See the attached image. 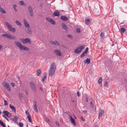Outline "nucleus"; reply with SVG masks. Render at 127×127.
<instances>
[{
	"label": "nucleus",
	"mask_w": 127,
	"mask_h": 127,
	"mask_svg": "<svg viewBox=\"0 0 127 127\" xmlns=\"http://www.w3.org/2000/svg\"><path fill=\"white\" fill-rule=\"evenodd\" d=\"M102 78L101 77H100L98 79V84L101 87L102 86Z\"/></svg>",
	"instance_id": "nucleus-20"
},
{
	"label": "nucleus",
	"mask_w": 127,
	"mask_h": 127,
	"mask_svg": "<svg viewBox=\"0 0 127 127\" xmlns=\"http://www.w3.org/2000/svg\"><path fill=\"white\" fill-rule=\"evenodd\" d=\"M3 86L6 88V89L9 91H10L11 90L10 86L9 84L6 82H4L3 83Z\"/></svg>",
	"instance_id": "nucleus-6"
},
{
	"label": "nucleus",
	"mask_w": 127,
	"mask_h": 127,
	"mask_svg": "<svg viewBox=\"0 0 127 127\" xmlns=\"http://www.w3.org/2000/svg\"><path fill=\"white\" fill-rule=\"evenodd\" d=\"M86 24L87 25H89L90 24V23L88 22H87V21H85Z\"/></svg>",
	"instance_id": "nucleus-52"
},
{
	"label": "nucleus",
	"mask_w": 127,
	"mask_h": 127,
	"mask_svg": "<svg viewBox=\"0 0 127 127\" xmlns=\"http://www.w3.org/2000/svg\"><path fill=\"white\" fill-rule=\"evenodd\" d=\"M56 69V66L55 63H52L50 66V69L49 71V74L51 76H53L55 71Z\"/></svg>",
	"instance_id": "nucleus-1"
},
{
	"label": "nucleus",
	"mask_w": 127,
	"mask_h": 127,
	"mask_svg": "<svg viewBox=\"0 0 127 127\" xmlns=\"http://www.w3.org/2000/svg\"><path fill=\"white\" fill-rule=\"evenodd\" d=\"M62 28L65 30H67L68 29L67 27L64 23L62 24Z\"/></svg>",
	"instance_id": "nucleus-18"
},
{
	"label": "nucleus",
	"mask_w": 127,
	"mask_h": 127,
	"mask_svg": "<svg viewBox=\"0 0 127 127\" xmlns=\"http://www.w3.org/2000/svg\"><path fill=\"white\" fill-rule=\"evenodd\" d=\"M46 76H44V77H43V78L42 79V81H43V82L44 81V79L46 78Z\"/></svg>",
	"instance_id": "nucleus-50"
},
{
	"label": "nucleus",
	"mask_w": 127,
	"mask_h": 127,
	"mask_svg": "<svg viewBox=\"0 0 127 127\" xmlns=\"http://www.w3.org/2000/svg\"><path fill=\"white\" fill-rule=\"evenodd\" d=\"M49 121L50 120L48 119H47L45 120V121L47 123H49Z\"/></svg>",
	"instance_id": "nucleus-53"
},
{
	"label": "nucleus",
	"mask_w": 127,
	"mask_h": 127,
	"mask_svg": "<svg viewBox=\"0 0 127 127\" xmlns=\"http://www.w3.org/2000/svg\"><path fill=\"white\" fill-rule=\"evenodd\" d=\"M34 110L36 112H38V111L37 108V105L36 104V102L35 101L34 104Z\"/></svg>",
	"instance_id": "nucleus-19"
},
{
	"label": "nucleus",
	"mask_w": 127,
	"mask_h": 127,
	"mask_svg": "<svg viewBox=\"0 0 127 127\" xmlns=\"http://www.w3.org/2000/svg\"><path fill=\"white\" fill-rule=\"evenodd\" d=\"M83 112L85 114L87 112V111L86 110L83 111Z\"/></svg>",
	"instance_id": "nucleus-54"
},
{
	"label": "nucleus",
	"mask_w": 127,
	"mask_h": 127,
	"mask_svg": "<svg viewBox=\"0 0 127 127\" xmlns=\"http://www.w3.org/2000/svg\"><path fill=\"white\" fill-rule=\"evenodd\" d=\"M100 37L102 38L104 36V33L103 32H102L100 35Z\"/></svg>",
	"instance_id": "nucleus-36"
},
{
	"label": "nucleus",
	"mask_w": 127,
	"mask_h": 127,
	"mask_svg": "<svg viewBox=\"0 0 127 127\" xmlns=\"http://www.w3.org/2000/svg\"><path fill=\"white\" fill-rule=\"evenodd\" d=\"M108 82L106 81H105L104 83V86L105 87H107L108 86Z\"/></svg>",
	"instance_id": "nucleus-28"
},
{
	"label": "nucleus",
	"mask_w": 127,
	"mask_h": 127,
	"mask_svg": "<svg viewBox=\"0 0 127 127\" xmlns=\"http://www.w3.org/2000/svg\"><path fill=\"white\" fill-rule=\"evenodd\" d=\"M61 18L62 20L64 21H67L68 19L67 18L64 16H63L61 17Z\"/></svg>",
	"instance_id": "nucleus-22"
},
{
	"label": "nucleus",
	"mask_w": 127,
	"mask_h": 127,
	"mask_svg": "<svg viewBox=\"0 0 127 127\" xmlns=\"http://www.w3.org/2000/svg\"><path fill=\"white\" fill-rule=\"evenodd\" d=\"M88 50V47H87L85 50L84 52L85 54H86L87 53V51Z\"/></svg>",
	"instance_id": "nucleus-39"
},
{
	"label": "nucleus",
	"mask_w": 127,
	"mask_h": 127,
	"mask_svg": "<svg viewBox=\"0 0 127 127\" xmlns=\"http://www.w3.org/2000/svg\"><path fill=\"white\" fill-rule=\"evenodd\" d=\"M26 93L27 94H28V92H26Z\"/></svg>",
	"instance_id": "nucleus-61"
},
{
	"label": "nucleus",
	"mask_w": 127,
	"mask_h": 127,
	"mask_svg": "<svg viewBox=\"0 0 127 127\" xmlns=\"http://www.w3.org/2000/svg\"><path fill=\"white\" fill-rule=\"evenodd\" d=\"M7 35H8V34H2L1 35L2 36H3V37H7Z\"/></svg>",
	"instance_id": "nucleus-37"
},
{
	"label": "nucleus",
	"mask_w": 127,
	"mask_h": 127,
	"mask_svg": "<svg viewBox=\"0 0 127 127\" xmlns=\"http://www.w3.org/2000/svg\"><path fill=\"white\" fill-rule=\"evenodd\" d=\"M9 112L7 111H4L3 112V113H4L5 115L6 116L7 115L8 113Z\"/></svg>",
	"instance_id": "nucleus-33"
},
{
	"label": "nucleus",
	"mask_w": 127,
	"mask_h": 127,
	"mask_svg": "<svg viewBox=\"0 0 127 127\" xmlns=\"http://www.w3.org/2000/svg\"><path fill=\"white\" fill-rule=\"evenodd\" d=\"M85 54L84 52H83V53L81 55L80 57H84L85 55H84V54Z\"/></svg>",
	"instance_id": "nucleus-41"
},
{
	"label": "nucleus",
	"mask_w": 127,
	"mask_h": 127,
	"mask_svg": "<svg viewBox=\"0 0 127 127\" xmlns=\"http://www.w3.org/2000/svg\"><path fill=\"white\" fill-rule=\"evenodd\" d=\"M101 117V116H99V115L98 117V119H99Z\"/></svg>",
	"instance_id": "nucleus-58"
},
{
	"label": "nucleus",
	"mask_w": 127,
	"mask_h": 127,
	"mask_svg": "<svg viewBox=\"0 0 127 127\" xmlns=\"http://www.w3.org/2000/svg\"><path fill=\"white\" fill-rule=\"evenodd\" d=\"M11 115V113L9 112L7 114V116L8 117H9Z\"/></svg>",
	"instance_id": "nucleus-45"
},
{
	"label": "nucleus",
	"mask_w": 127,
	"mask_h": 127,
	"mask_svg": "<svg viewBox=\"0 0 127 127\" xmlns=\"http://www.w3.org/2000/svg\"><path fill=\"white\" fill-rule=\"evenodd\" d=\"M87 21V22H89L90 23V19L89 18H87L85 20V21Z\"/></svg>",
	"instance_id": "nucleus-43"
},
{
	"label": "nucleus",
	"mask_w": 127,
	"mask_h": 127,
	"mask_svg": "<svg viewBox=\"0 0 127 127\" xmlns=\"http://www.w3.org/2000/svg\"><path fill=\"white\" fill-rule=\"evenodd\" d=\"M77 94L78 96H79L80 95V92L79 91H78L77 92Z\"/></svg>",
	"instance_id": "nucleus-46"
},
{
	"label": "nucleus",
	"mask_w": 127,
	"mask_h": 127,
	"mask_svg": "<svg viewBox=\"0 0 127 127\" xmlns=\"http://www.w3.org/2000/svg\"><path fill=\"white\" fill-rule=\"evenodd\" d=\"M81 120L83 121H85V120H84V118H83V117L82 116H81Z\"/></svg>",
	"instance_id": "nucleus-49"
},
{
	"label": "nucleus",
	"mask_w": 127,
	"mask_h": 127,
	"mask_svg": "<svg viewBox=\"0 0 127 127\" xmlns=\"http://www.w3.org/2000/svg\"><path fill=\"white\" fill-rule=\"evenodd\" d=\"M69 117L71 121L72 122L73 124L74 125H76L75 121L74 118H72L70 115H69Z\"/></svg>",
	"instance_id": "nucleus-16"
},
{
	"label": "nucleus",
	"mask_w": 127,
	"mask_h": 127,
	"mask_svg": "<svg viewBox=\"0 0 127 127\" xmlns=\"http://www.w3.org/2000/svg\"><path fill=\"white\" fill-rule=\"evenodd\" d=\"M90 106L94 110H95L96 109V106L93 102H90Z\"/></svg>",
	"instance_id": "nucleus-15"
},
{
	"label": "nucleus",
	"mask_w": 127,
	"mask_h": 127,
	"mask_svg": "<svg viewBox=\"0 0 127 127\" xmlns=\"http://www.w3.org/2000/svg\"><path fill=\"white\" fill-rule=\"evenodd\" d=\"M104 111L101 110H100L99 111V116H102V115L104 114Z\"/></svg>",
	"instance_id": "nucleus-21"
},
{
	"label": "nucleus",
	"mask_w": 127,
	"mask_h": 127,
	"mask_svg": "<svg viewBox=\"0 0 127 127\" xmlns=\"http://www.w3.org/2000/svg\"><path fill=\"white\" fill-rule=\"evenodd\" d=\"M41 73V70L40 69H39L37 70L36 72V75H39Z\"/></svg>",
	"instance_id": "nucleus-27"
},
{
	"label": "nucleus",
	"mask_w": 127,
	"mask_h": 127,
	"mask_svg": "<svg viewBox=\"0 0 127 127\" xmlns=\"http://www.w3.org/2000/svg\"><path fill=\"white\" fill-rule=\"evenodd\" d=\"M54 51L55 53L57 55L59 56L62 55L61 51L59 50L56 49L54 50Z\"/></svg>",
	"instance_id": "nucleus-9"
},
{
	"label": "nucleus",
	"mask_w": 127,
	"mask_h": 127,
	"mask_svg": "<svg viewBox=\"0 0 127 127\" xmlns=\"http://www.w3.org/2000/svg\"><path fill=\"white\" fill-rule=\"evenodd\" d=\"M40 90L41 91H42L43 90V89L41 87H40Z\"/></svg>",
	"instance_id": "nucleus-57"
},
{
	"label": "nucleus",
	"mask_w": 127,
	"mask_h": 127,
	"mask_svg": "<svg viewBox=\"0 0 127 127\" xmlns=\"http://www.w3.org/2000/svg\"><path fill=\"white\" fill-rule=\"evenodd\" d=\"M24 23L25 25V27L26 28H29L30 27V26L28 23L27 21L25 19L23 20Z\"/></svg>",
	"instance_id": "nucleus-11"
},
{
	"label": "nucleus",
	"mask_w": 127,
	"mask_h": 127,
	"mask_svg": "<svg viewBox=\"0 0 127 127\" xmlns=\"http://www.w3.org/2000/svg\"><path fill=\"white\" fill-rule=\"evenodd\" d=\"M35 127H38L37 126H36Z\"/></svg>",
	"instance_id": "nucleus-64"
},
{
	"label": "nucleus",
	"mask_w": 127,
	"mask_h": 127,
	"mask_svg": "<svg viewBox=\"0 0 127 127\" xmlns=\"http://www.w3.org/2000/svg\"><path fill=\"white\" fill-rule=\"evenodd\" d=\"M3 48V47L2 45H0V50Z\"/></svg>",
	"instance_id": "nucleus-55"
},
{
	"label": "nucleus",
	"mask_w": 127,
	"mask_h": 127,
	"mask_svg": "<svg viewBox=\"0 0 127 127\" xmlns=\"http://www.w3.org/2000/svg\"><path fill=\"white\" fill-rule=\"evenodd\" d=\"M17 116H15L14 118H11V119L12 121L16 122L17 121Z\"/></svg>",
	"instance_id": "nucleus-29"
},
{
	"label": "nucleus",
	"mask_w": 127,
	"mask_h": 127,
	"mask_svg": "<svg viewBox=\"0 0 127 127\" xmlns=\"http://www.w3.org/2000/svg\"><path fill=\"white\" fill-rule=\"evenodd\" d=\"M6 25L10 31L13 32H15L16 31L15 28L12 27L11 25L9 23L7 22H6Z\"/></svg>",
	"instance_id": "nucleus-3"
},
{
	"label": "nucleus",
	"mask_w": 127,
	"mask_h": 127,
	"mask_svg": "<svg viewBox=\"0 0 127 127\" xmlns=\"http://www.w3.org/2000/svg\"><path fill=\"white\" fill-rule=\"evenodd\" d=\"M30 87L31 89L33 91H35L36 90V86L33 82L30 83Z\"/></svg>",
	"instance_id": "nucleus-8"
},
{
	"label": "nucleus",
	"mask_w": 127,
	"mask_h": 127,
	"mask_svg": "<svg viewBox=\"0 0 127 127\" xmlns=\"http://www.w3.org/2000/svg\"><path fill=\"white\" fill-rule=\"evenodd\" d=\"M3 116L4 117V118L6 119L8 121H9V120L7 118V117L5 116L4 115H3Z\"/></svg>",
	"instance_id": "nucleus-44"
},
{
	"label": "nucleus",
	"mask_w": 127,
	"mask_h": 127,
	"mask_svg": "<svg viewBox=\"0 0 127 127\" xmlns=\"http://www.w3.org/2000/svg\"><path fill=\"white\" fill-rule=\"evenodd\" d=\"M27 32L29 34H31V30L30 29H29V28H28L27 30Z\"/></svg>",
	"instance_id": "nucleus-34"
},
{
	"label": "nucleus",
	"mask_w": 127,
	"mask_h": 127,
	"mask_svg": "<svg viewBox=\"0 0 127 127\" xmlns=\"http://www.w3.org/2000/svg\"><path fill=\"white\" fill-rule=\"evenodd\" d=\"M83 61L85 64H89L90 63V59L87 58L86 59L84 60Z\"/></svg>",
	"instance_id": "nucleus-13"
},
{
	"label": "nucleus",
	"mask_w": 127,
	"mask_h": 127,
	"mask_svg": "<svg viewBox=\"0 0 127 127\" xmlns=\"http://www.w3.org/2000/svg\"><path fill=\"white\" fill-rule=\"evenodd\" d=\"M84 47L83 46H79L76 49H75L74 52L76 53H78L81 51L83 49Z\"/></svg>",
	"instance_id": "nucleus-4"
},
{
	"label": "nucleus",
	"mask_w": 127,
	"mask_h": 127,
	"mask_svg": "<svg viewBox=\"0 0 127 127\" xmlns=\"http://www.w3.org/2000/svg\"><path fill=\"white\" fill-rule=\"evenodd\" d=\"M19 4L20 5H24L25 6L26 5V4H24L23 1H20L19 2Z\"/></svg>",
	"instance_id": "nucleus-26"
},
{
	"label": "nucleus",
	"mask_w": 127,
	"mask_h": 127,
	"mask_svg": "<svg viewBox=\"0 0 127 127\" xmlns=\"http://www.w3.org/2000/svg\"><path fill=\"white\" fill-rule=\"evenodd\" d=\"M46 19L48 21L50 22L52 24L54 25L55 24V22L53 19L49 18H46Z\"/></svg>",
	"instance_id": "nucleus-12"
},
{
	"label": "nucleus",
	"mask_w": 127,
	"mask_h": 127,
	"mask_svg": "<svg viewBox=\"0 0 127 127\" xmlns=\"http://www.w3.org/2000/svg\"><path fill=\"white\" fill-rule=\"evenodd\" d=\"M67 36L68 37H70V38H71V37H72V35H71L69 34H68L67 35Z\"/></svg>",
	"instance_id": "nucleus-48"
},
{
	"label": "nucleus",
	"mask_w": 127,
	"mask_h": 127,
	"mask_svg": "<svg viewBox=\"0 0 127 127\" xmlns=\"http://www.w3.org/2000/svg\"><path fill=\"white\" fill-rule=\"evenodd\" d=\"M21 94H20V95H19L20 96L21 95Z\"/></svg>",
	"instance_id": "nucleus-60"
},
{
	"label": "nucleus",
	"mask_w": 127,
	"mask_h": 127,
	"mask_svg": "<svg viewBox=\"0 0 127 127\" xmlns=\"http://www.w3.org/2000/svg\"><path fill=\"white\" fill-rule=\"evenodd\" d=\"M86 101L87 102H88V98L87 97L86 98Z\"/></svg>",
	"instance_id": "nucleus-56"
},
{
	"label": "nucleus",
	"mask_w": 127,
	"mask_h": 127,
	"mask_svg": "<svg viewBox=\"0 0 127 127\" xmlns=\"http://www.w3.org/2000/svg\"><path fill=\"white\" fill-rule=\"evenodd\" d=\"M7 38L10 39H14L15 36L13 35H11L10 34H8Z\"/></svg>",
	"instance_id": "nucleus-14"
},
{
	"label": "nucleus",
	"mask_w": 127,
	"mask_h": 127,
	"mask_svg": "<svg viewBox=\"0 0 127 127\" xmlns=\"http://www.w3.org/2000/svg\"><path fill=\"white\" fill-rule=\"evenodd\" d=\"M76 31L78 32H80V30L79 28H77L76 29Z\"/></svg>",
	"instance_id": "nucleus-38"
},
{
	"label": "nucleus",
	"mask_w": 127,
	"mask_h": 127,
	"mask_svg": "<svg viewBox=\"0 0 127 127\" xmlns=\"http://www.w3.org/2000/svg\"><path fill=\"white\" fill-rule=\"evenodd\" d=\"M72 101L73 102H74V100H73V101Z\"/></svg>",
	"instance_id": "nucleus-62"
},
{
	"label": "nucleus",
	"mask_w": 127,
	"mask_h": 127,
	"mask_svg": "<svg viewBox=\"0 0 127 127\" xmlns=\"http://www.w3.org/2000/svg\"><path fill=\"white\" fill-rule=\"evenodd\" d=\"M55 123L56 124V125L58 127H59L60 126V125L59 123L57 122H55Z\"/></svg>",
	"instance_id": "nucleus-40"
},
{
	"label": "nucleus",
	"mask_w": 127,
	"mask_h": 127,
	"mask_svg": "<svg viewBox=\"0 0 127 127\" xmlns=\"http://www.w3.org/2000/svg\"><path fill=\"white\" fill-rule=\"evenodd\" d=\"M11 85L13 87L15 86V84L14 83H11Z\"/></svg>",
	"instance_id": "nucleus-51"
},
{
	"label": "nucleus",
	"mask_w": 127,
	"mask_h": 127,
	"mask_svg": "<svg viewBox=\"0 0 127 127\" xmlns=\"http://www.w3.org/2000/svg\"><path fill=\"white\" fill-rule=\"evenodd\" d=\"M19 124L20 127H23L24 125L22 123L20 122H19Z\"/></svg>",
	"instance_id": "nucleus-35"
},
{
	"label": "nucleus",
	"mask_w": 127,
	"mask_h": 127,
	"mask_svg": "<svg viewBox=\"0 0 127 127\" xmlns=\"http://www.w3.org/2000/svg\"><path fill=\"white\" fill-rule=\"evenodd\" d=\"M9 107L10 109L14 112H15L16 109L15 107L11 105V104H10Z\"/></svg>",
	"instance_id": "nucleus-23"
},
{
	"label": "nucleus",
	"mask_w": 127,
	"mask_h": 127,
	"mask_svg": "<svg viewBox=\"0 0 127 127\" xmlns=\"http://www.w3.org/2000/svg\"><path fill=\"white\" fill-rule=\"evenodd\" d=\"M29 13L31 16H33V11L31 6H29L28 8Z\"/></svg>",
	"instance_id": "nucleus-10"
},
{
	"label": "nucleus",
	"mask_w": 127,
	"mask_h": 127,
	"mask_svg": "<svg viewBox=\"0 0 127 127\" xmlns=\"http://www.w3.org/2000/svg\"><path fill=\"white\" fill-rule=\"evenodd\" d=\"M95 127H98L97 126H96Z\"/></svg>",
	"instance_id": "nucleus-63"
},
{
	"label": "nucleus",
	"mask_w": 127,
	"mask_h": 127,
	"mask_svg": "<svg viewBox=\"0 0 127 127\" xmlns=\"http://www.w3.org/2000/svg\"><path fill=\"white\" fill-rule=\"evenodd\" d=\"M125 29L123 27H122L120 29V32L121 33H124L125 31Z\"/></svg>",
	"instance_id": "nucleus-25"
},
{
	"label": "nucleus",
	"mask_w": 127,
	"mask_h": 127,
	"mask_svg": "<svg viewBox=\"0 0 127 127\" xmlns=\"http://www.w3.org/2000/svg\"><path fill=\"white\" fill-rule=\"evenodd\" d=\"M50 43L51 44L54 45H57L58 46H59L60 45L59 43L56 40L54 41L53 40L50 41Z\"/></svg>",
	"instance_id": "nucleus-7"
},
{
	"label": "nucleus",
	"mask_w": 127,
	"mask_h": 127,
	"mask_svg": "<svg viewBox=\"0 0 127 127\" xmlns=\"http://www.w3.org/2000/svg\"><path fill=\"white\" fill-rule=\"evenodd\" d=\"M53 14L54 16H58L59 15V12L58 10H56L54 11Z\"/></svg>",
	"instance_id": "nucleus-17"
},
{
	"label": "nucleus",
	"mask_w": 127,
	"mask_h": 127,
	"mask_svg": "<svg viewBox=\"0 0 127 127\" xmlns=\"http://www.w3.org/2000/svg\"><path fill=\"white\" fill-rule=\"evenodd\" d=\"M13 8L14 9V11L16 12L17 11V6L15 4H14L13 6Z\"/></svg>",
	"instance_id": "nucleus-32"
},
{
	"label": "nucleus",
	"mask_w": 127,
	"mask_h": 127,
	"mask_svg": "<svg viewBox=\"0 0 127 127\" xmlns=\"http://www.w3.org/2000/svg\"><path fill=\"white\" fill-rule=\"evenodd\" d=\"M15 22L17 25L21 26V23L18 20H16L15 21Z\"/></svg>",
	"instance_id": "nucleus-31"
},
{
	"label": "nucleus",
	"mask_w": 127,
	"mask_h": 127,
	"mask_svg": "<svg viewBox=\"0 0 127 127\" xmlns=\"http://www.w3.org/2000/svg\"><path fill=\"white\" fill-rule=\"evenodd\" d=\"M21 94H20V95H19L20 96L21 95Z\"/></svg>",
	"instance_id": "nucleus-59"
},
{
	"label": "nucleus",
	"mask_w": 127,
	"mask_h": 127,
	"mask_svg": "<svg viewBox=\"0 0 127 127\" xmlns=\"http://www.w3.org/2000/svg\"><path fill=\"white\" fill-rule=\"evenodd\" d=\"M4 104L5 105H7L8 104L6 100H4Z\"/></svg>",
	"instance_id": "nucleus-42"
},
{
	"label": "nucleus",
	"mask_w": 127,
	"mask_h": 127,
	"mask_svg": "<svg viewBox=\"0 0 127 127\" xmlns=\"http://www.w3.org/2000/svg\"><path fill=\"white\" fill-rule=\"evenodd\" d=\"M25 113H26V114H27H27H29V111L27 110H26V111H25Z\"/></svg>",
	"instance_id": "nucleus-47"
},
{
	"label": "nucleus",
	"mask_w": 127,
	"mask_h": 127,
	"mask_svg": "<svg viewBox=\"0 0 127 127\" xmlns=\"http://www.w3.org/2000/svg\"><path fill=\"white\" fill-rule=\"evenodd\" d=\"M14 43L21 50L27 51L29 50L28 48H27L25 46H23L21 43L17 41H15Z\"/></svg>",
	"instance_id": "nucleus-2"
},
{
	"label": "nucleus",
	"mask_w": 127,
	"mask_h": 127,
	"mask_svg": "<svg viewBox=\"0 0 127 127\" xmlns=\"http://www.w3.org/2000/svg\"><path fill=\"white\" fill-rule=\"evenodd\" d=\"M21 40L24 44L27 43L28 42H29L30 44H31V40L29 38H28L25 39H21Z\"/></svg>",
	"instance_id": "nucleus-5"
},
{
	"label": "nucleus",
	"mask_w": 127,
	"mask_h": 127,
	"mask_svg": "<svg viewBox=\"0 0 127 127\" xmlns=\"http://www.w3.org/2000/svg\"><path fill=\"white\" fill-rule=\"evenodd\" d=\"M27 117L28 119V120L29 122L32 123V120L31 118V115L30 114H29L27 116Z\"/></svg>",
	"instance_id": "nucleus-24"
},
{
	"label": "nucleus",
	"mask_w": 127,
	"mask_h": 127,
	"mask_svg": "<svg viewBox=\"0 0 127 127\" xmlns=\"http://www.w3.org/2000/svg\"><path fill=\"white\" fill-rule=\"evenodd\" d=\"M0 125L2 127H6L5 124L3 123V122H1L0 120Z\"/></svg>",
	"instance_id": "nucleus-30"
}]
</instances>
